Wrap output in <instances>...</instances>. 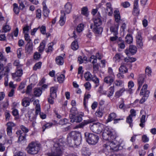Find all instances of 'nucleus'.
Instances as JSON below:
<instances>
[{
    "label": "nucleus",
    "mask_w": 156,
    "mask_h": 156,
    "mask_svg": "<svg viewBox=\"0 0 156 156\" xmlns=\"http://www.w3.org/2000/svg\"><path fill=\"white\" fill-rule=\"evenodd\" d=\"M65 144L63 139L61 138L56 141L54 144V151L51 153H48V156H60L62 154Z\"/></svg>",
    "instance_id": "1"
},
{
    "label": "nucleus",
    "mask_w": 156,
    "mask_h": 156,
    "mask_svg": "<svg viewBox=\"0 0 156 156\" xmlns=\"http://www.w3.org/2000/svg\"><path fill=\"white\" fill-rule=\"evenodd\" d=\"M67 140L69 144H72L73 142H74L75 145H78L81 143V135L79 133L72 132L67 137Z\"/></svg>",
    "instance_id": "2"
},
{
    "label": "nucleus",
    "mask_w": 156,
    "mask_h": 156,
    "mask_svg": "<svg viewBox=\"0 0 156 156\" xmlns=\"http://www.w3.org/2000/svg\"><path fill=\"white\" fill-rule=\"evenodd\" d=\"M41 144L36 142L32 141L29 144L26 150L29 154L34 155L37 154L41 149Z\"/></svg>",
    "instance_id": "3"
},
{
    "label": "nucleus",
    "mask_w": 156,
    "mask_h": 156,
    "mask_svg": "<svg viewBox=\"0 0 156 156\" xmlns=\"http://www.w3.org/2000/svg\"><path fill=\"white\" fill-rule=\"evenodd\" d=\"M84 136L86 141L89 144H96L99 139L97 135L87 132L85 133Z\"/></svg>",
    "instance_id": "4"
},
{
    "label": "nucleus",
    "mask_w": 156,
    "mask_h": 156,
    "mask_svg": "<svg viewBox=\"0 0 156 156\" xmlns=\"http://www.w3.org/2000/svg\"><path fill=\"white\" fill-rule=\"evenodd\" d=\"M89 127L92 132L95 133L99 134L102 132L104 126L102 124L97 122L94 123L92 125H90Z\"/></svg>",
    "instance_id": "5"
},
{
    "label": "nucleus",
    "mask_w": 156,
    "mask_h": 156,
    "mask_svg": "<svg viewBox=\"0 0 156 156\" xmlns=\"http://www.w3.org/2000/svg\"><path fill=\"white\" fill-rule=\"evenodd\" d=\"M102 136L103 139L105 140H111L114 138L111 129L107 127L104 129Z\"/></svg>",
    "instance_id": "6"
},
{
    "label": "nucleus",
    "mask_w": 156,
    "mask_h": 156,
    "mask_svg": "<svg viewBox=\"0 0 156 156\" xmlns=\"http://www.w3.org/2000/svg\"><path fill=\"white\" fill-rule=\"evenodd\" d=\"M103 147L108 150L113 151H117L119 149L118 144H116L114 141H108L103 145Z\"/></svg>",
    "instance_id": "7"
},
{
    "label": "nucleus",
    "mask_w": 156,
    "mask_h": 156,
    "mask_svg": "<svg viewBox=\"0 0 156 156\" xmlns=\"http://www.w3.org/2000/svg\"><path fill=\"white\" fill-rule=\"evenodd\" d=\"M136 38L137 46L138 48H142L143 45V42L141 32H138L136 36Z\"/></svg>",
    "instance_id": "8"
},
{
    "label": "nucleus",
    "mask_w": 156,
    "mask_h": 156,
    "mask_svg": "<svg viewBox=\"0 0 156 156\" xmlns=\"http://www.w3.org/2000/svg\"><path fill=\"white\" fill-rule=\"evenodd\" d=\"M25 53L27 54H31L33 53V45L32 42H27L25 46Z\"/></svg>",
    "instance_id": "9"
},
{
    "label": "nucleus",
    "mask_w": 156,
    "mask_h": 156,
    "mask_svg": "<svg viewBox=\"0 0 156 156\" xmlns=\"http://www.w3.org/2000/svg\"><path fill=\"white\" fill-rule=\"evenodd\" d=\"M119 27L118 23H114L113 24H112L110 27V31L114 35H118Z\"/></svg>",
    "instance_id": "10"
},
{
    "label": "nucleus",
    "mask_w": 156,
    "mask_h": 156,
    "mask_svg": "<svg viewBox=\"0 0 156 156\" xmlns=\"http://www.w3.org/2000/svg\"><path fill=\"white\" fill-rule=\"evenodd\" d=\"M115 75H108L104 78L105 83L111 85L115 80Z\"/></svg>",
    "instance_id": "11"
},
{
    "label": "nucleus",
    "mask_w": 156,
    "mask_h": 156,
    "mask_svg": "<svg viewBox=\"0 0 156 156\" xmlns=\"http://www.w3.org/2000/svg\"><path fill=\"white\" fill-rule=\"evenodd\" d=\"M58 87L54 86L51 87L50 88V97L52 99H55L57 97L56 92Z\"/></svg>",
    "instance_id": "12"
},
{
    "label": "nucleus",
    "mask_w": 156,
    "mask_h": 156,
    "mask_svg": "<svg viewBox=\"0 0 156 156\" xmlns=\"http://www.w3.org/2000/svg\"><path fill=\"white\" fill-rule=\"evenodd\" d=\"M147 85L146 83L144 84L143 85L142 88L140 92V95L145 96H146L147 97H148L150 92L149 91L147 90Z\"/></svg>",
    "instance_id": "13"
},
{
    "label": "nucleus",
    "mask_w": 156,
    "mask_h": 156,
    "mask_svg": "<svg viewBox=\"0 0 156 156\" xmlns=\"http://www.w3.org/2000/svg\"><path fill=\"white\" fill-rule=\"evenodd\" d=\"M137 49L136 47L134 45H131L129 47V49H126L125 52L127 55L130 52L132 55H134L136 52Z\"/></svg>",
    "instance_id": "14"
},
{
    "label": "nucleus",
    "mask_w": 156,
    "mask_h": 156,
    "mask_svg": "<svg viewBox=\"0 0 156 156\" xmlns=\"http://www.w3.org/2000/svg\"><path fill=\"white\" fill-rule=\"evenodd\" d=\"M95 121V120L94 119H90L87 120H84L82 123L77 125L76 127L77 128H82L88 124L94 122Z\"/></svg>",
    "instance_id": "15"
},
{
    "label": "nucleus",
    "mask_w": 156,
    "mask_h": 156,
    "mask_svg": "<svg viewBox=\"0 0 156 156\" xmlns=\"http://www.w3.org/2000/svg\"><path fill=\"white\" fill-rule=\"evenodd\" d=\"M90 28L93 30V31L96 34H101L102 31V28L100 26H93L92 24L90 26Z\"/></svg>",
    "instance_id": "16"
},
{
    "label": "nucleus",
    "mask_w": 156,
    "mask_h": 156,
    "mask_svg": "<svg viewBox=\"0 0 156 156\" xmlns=\"http://www.w3.org/2000/svg\"><path fill=\"white\" fill-rule=\"evenodd\" d=\"M138 1L139 0H135L134 2L133 14L135 16L138 15L139 13L138 9Z\"/></svg>",
    "instance_id": "17"
},
{
    "label": "nucleus",
    "mask_w": 156,
    "mask_h": 156,
    "mask_svg": "<svg viewBox=\"0 0 156 156\" xmlns=\"http://www.w3.org/2000/svg\"><path fill=\"white\" fill-rule=\"evenodd\" d=\"M126 64L122 62L121 64V66L119 68V72L122 73H126L128 72V69L126 66Z\"/></svg>",
    "instance_id": "18"
},
{
    "label": "nucleus",
    "mask_w": 156,
    "mask_h": 156,
    "mask_svg": "<svg viewBox=\"0 0 156 156\" xmlns=\"http://www.w3.org/2000/svg\"><path fill=\"white\" fill-rule=\"evenodd\" d=\"M16 134L18 135H20L19 137V140L20 141L25 140H26V137L27 135L26 133H23L21 130H18L16 132Z\"/></svg>",
    "instance_id": "19"
},
{
    "label": "nucleus",
    "mask_w": 156,
    "mask_h": 156,
    "mask_svg": "<svg viewBox=\"0 0 156 156\" xmlns=\"http://www.w3.org/2000/svg\"><path fill=\"white\" fill-rule=\"evenodd\" d=\"M61 16L60 17V19L59 21V23L61 26H63L65 22V13L64 11H62L61 12Z\"/></svg>",
    "instance_id": "20"
},
{
    "label": "nucleus",
    "mask_w": 156,
    "mask_h": 156,
    "mask_svg": "<svg viewBox=\"0 0 156 156\" xmlns=\"http://www.w3.org/2000/svg\"><path fill=\"white\" fill-rule=\"evenodd\" d=\"M94 24L93 26H100L102 23V21L100 16L93 18Z\"/></svg>",
    "instance_id": "21"
},
{
    "label": "nucleus",
    "mask_w": 156,
    "mask_h": 156,
    "mask_svg": "<svg viewBox=\"0 0 156 156\" xmlns=\"http://www.w3.org/2000/svg\"><path fill=\"white\" fill-rule=\"evenodd\" d=\"M42 5H43V14L44 16L47 17L48 16L49 13V10L47 8L45 4V3L44 2H42Z\"/></svg>",
    "instance_id": "22"
},
{
    "label": "nucleus",
    "mask_w": 156,
    "mask_h": 156,
    "mask_svg": "<svg viewBox=\"0 0 156 156\" xmlns=\"http://www.w3.org/2000/svg\"><path fill=\"white\" fill-rule=\"evenodd\" d=\"M9 71V67L8 66H6L0 73V79H1L4 76H7Z\"/></svg>",
    "instance_id": "23"
},
{
    "label": "nucleus",
    "mask_w": 156,
    "mask_h": 156,
    "mask_svg": "<svg viewBox=\"0 0 156 156\" xmlns=\"http://www.w3.org/2000/svg\"><path fill=\"white\" fill-rule=\"evenodd\" d=\"M72 7L71 4L69 2L66 3L64 6V9L65 12L67 14L69 13L71 11Z\"/></svg>",
    "instance_id": "24"
},
{
    "label": "nucleus",
    "mask_w": 156,
    "mask_h": 156,
    "mask_svg": "<svg viewBox=\"0 0 156 156\" xmlns=\"http://www.w3.org/2000/svg\"><path fill=\"white\" fill-rule=\"evenodd\" d=\"M107 13L109 16H111L113 13V9L110 3H107L106 4Z\"/></svg>",
    "instance_id": "25"
},
{
    "label": "nucleus",
    "mask_w": 156,
    "mask_h": 156,
    "mask_svg": "<svg viewBox=\"0 0 156 156\" xmlns=\"http://www.w3.org/2000/svg\"><path fill=\"white\" fill-rule=\"evenodd\" d=\"M124 88L123 87L120 89L119 90L116 91L115 94V97L116 98H118L122 95V93L125 91H126Z\"/></svg>",
    "instance_id": "26"
},
{
    "label": "nucleus",
    "mask_w": 156,
    "mask_h": 156,
    "mask_svg": "<svg viewBox=\"0 0 156 156\" xmlns=\"http://www.w3.org/2000/svg\"><path fill=\"white\" fill-rule=\"evenodd\" d=\"M146 75L144 74H141L139 75L138 79L139 85H142L144 83V79L146 78Z\"/></svg>",
    "instance_id": "27"
},
{
    "label": "nucleus",
    "mask_w": 156,
    "mask_h": 156,
    "mask_svg": "<svg viewBox=\"0 0 156 156\" xmlns=\"http://www.w3.org/2000/svg\"><path fill=\"white\" fill-rule=\"evenodd\" d=\"M117 42L118 47L122 49H123L125 47L124 41L122 40V38L120 37L117 40Z\"/></svg>",
    "instance_id": "28"
},
{
    "label": "nucleus",
    "mask_w": 156,
    "mask_h": 156,
    "mask_svg": "<svg viewBox=\"0 0 156 156\" xmlns=\"http://www.w3.org/2000/svg\"><path fill=\"white\" fill-rule=\"evenodd\" d=\"M83 115H79L75 116L74 119H71L70 120L71 122H80L82 120V117Z\"/></svg>",
    "instance_id": "29"
},
{
    "label": "nucleus",
    "mask_w": 156,
    "mask_h": 156,
    "mask_svg": "<svg viewBox=\"0 0 156 156\" xmlns=\"http://www.w3.org/2000/svg\"><path fill=\"white\" fill-rule=\"evenodd\" d=\"M17 69V70L15 73L12 74V76L14 78H15L16 77H20L23 74V71L21 68Z\"/></svg>",
    "instance_id": "30"
},
{
    "label": "nucleus",
    "mask_w": 156,
    "mask_h": 156,
    "mask_svg": "<svg viewBox=\"0 0 156 156\" xmlns=\"http://www.w3.org/2000/svg\"><path fill=\"white\" fill-rule=\"evenodd\" d=\"M42 92V90L40 88H35L34 89V95L36 97H39L41 94Z\"/></svg>",
    "instance_id": "31"
},
{
    "label": "nucleus",
    "mask_w": 156,
    "mask_h": 156,
    "mask_svg": "<svg viewBox=\"0 0 156 156\" xmlns=\"http://www.w3.org/2000/svg\"><path fill=\"white\" fill-rule=\"evenodd\" d=\"M116 116L115 113L114 112L110 113L108 115V118L106 121V123H108L113 120H115V119Z\"/></svg>",
    "instance_id": "32"
},
{
    "label": "nucleus",
    "mask_w": 156,
    "mask_h": 156,
    "mask_svg": "<svg viewBox=\"0 0 156 156\" xmlns=\"http://www.w3.org/2000/svg\"><path fill=\"white\" fill-rule=\"evenodd\" d=\"M56 63L59 65H62L63 64L64 61L63 58L60 56H57L55 58Z\"/></svg>",
    "instance_id": "33"
},
{
    "label": "nucleus",
    "mask_w": 156,
    "mask_h": 156,
    "mask_svg": "<svg viewBox=\"0 0 156 156\" xmlns=\"http://www.w3.org/2000/svg\"><path fill=\"white\" fill-rule=\"evenodd\" d=\"M46 45V42L45 41H43L40 44L38 47V51L40 53H42L45 49Z\"/></svg>",
    "instance_id": "34"
},
{
    "label": "nucleus",
    "mask_w": 156,
    "mask_h": 156,
    "mask_svg": "<svg viewBox=\"0 0 156 156\" xmlns=\"http://www.w3.org/2000/svg\"><path fill=\"white\" fill-rule=\"evenodd\" d=\"M114 16L115 21L116 22V23H118V22H119L120 19L119 12L117 10L115 11L114 12Z\"/></svg>",
    "instance_id": "35"
},
{
    "label": "nucleus",
    "mask_w": 156,
    "mask_h": 156,
    "mask_svg": "<svg viewBox=\"0 0 156 156\" xmlns=\"http://www.w3.org/2000/svg\"><path fill=\"white\" fill-rule=\"evenodd\" d=\"M125 41L128 44L132 43L133 42V38L130 34H127L125 37Z\"/></svg>",
    "instance_id": "36"
},
{
    "label": "nucleus",
    "mask_w": 156,
    "mask_h": 156,
    "mask_svg": "<svg viewBox=\"0 0 156 156\" xmlns=\"http://www.w3.org/2000/svg\"><path fill=\"white\" fill-rule=\"evenodd\" d=\"M84 77L86 80L90 81L93 76L90 73L87 72L85 73Z\"/></svg>",
    "instance_id": "37"
},
{
    "label": "nucleus",
    "mask_w": 156,
    "mask_h": 156,
    "mask_svg": "<svg viewBox=\"0 0 156 156\" xmlns=\"http://www.w3.org/2000/svg\"><path fill=\"white\" fill-rule=\"evenodd\" d=\"M71 46L72 49L74 50L77 49L79 48L77 41L76 40L73 41L72 43Z\"/></svg>",
    "instance_id": "38"
},
{
    "label": "nucleus",
    "mask_w": 156,
    "mask_h": 156,
    "mask_svg": "<svg viewBox=\"0 0 156 156\" xmlns=\"http://www.w3.org/2000/svg\"><path fill=\"white\" fill-rule=\"evenodd\" d=\"M30 102V101L27 100V98H25L22 100V104L23 106L26 107L29 105Z\"/></svg>",
    "instance_id": "39"
},
{
    "label": "nucleus",
    "mask_w": 156,
    "mask_h": 156,
    "mask_svg": "<svg viewBox=\"0 0 156 156\" xmlns=\"http://www.w3.org/2000/svg\"><path fill=\"white\" fill-rule=\"evenodd\" d=\"M146 116L145 115H142L140 120V123L139 124L140 126L142 128H143L145 126Z\"/></svg>",
    "instance_id": "40"
},
{
    "label": "nucleus",
    "mask_w": 156,
    "mask_h": 156,
    "mask_svg": "<svg viewBox=\"0 0 156 156\" xmlns=\"http://www.w3.org/2000/svg\"><path fill=\"white\" fill-rule=\"evenodd\" d=\"M96 84L95 87L98 86L99 84V81L98 78L95 75H94L91 80Z\"/></svg>",
    "instance_id": "41"
},
{
    "label": "nucleus",
    "mask_w": 156,
    "mask_h": 156,
    "mask_svg": "<svg viewBox=\"0 0 156 156\" xmlns=\"http://www.w3.org/2000/svg\"><path fill=\"white\" fill-rule=\"evenodd\" d=\"M88 8L86 7H83L81 9V14L87 17L88 16Z\"/></svg>",
    "instance_id": "42"
},
{
    "label": "nucleus",
    "mask_w": 156,
    "mask_h": 156,
    "mask_svg": "<svg viewBox=\"0 0 156 156\" xmlns=\"http://www.w3.org/2000/svg\"><path fill=\"white\" fill-rule=\"evenodd\" d=\"M54 44L53 42L50 43L48 44V48L46 50V51L47 53L51 52L53 51V48L52 47Z\"/></svg>",
    "instance_id": "43"
},
{
    "label": "nucleus",
    "mask_w": 156,
    "mask_h": 156,
    "mask_svg": "<svg viewBox=\"0 0 156 156\" xmlns=\"http://www.w3.org/2000/svg\"><path fill=\"white\" fill-rule=\"evenodd\" d=\"M114 92V86H111L109 88V91L108 92L107 95V96L110 98L113 95Z\"/></svg>",
    "instance_id": "44"
},
{
    "label": "nucleus",
    "mask_w": 156,
    "mask_h": 156,
    "mask_svg": "<svg viewBox=\"0 0 156 156\" xmlns=\"http://www.w3.org/2000/svg\"><path fill=\"white\" fill-rule=\"evenodd\" d=\"M91 95L90 94H88L87 95L85 94L84 95V98L83 99V105L85 108H87L86 104L87 102V101H86V99H88L90 98Z\"/></svg>",
    "instance_id": "45"
},
{
    "label": "nucleus",
    "mask_w": 156,
    "mask_h": 156,
    "mask_svg": "<svg viewBox=\"0 0 156 156\" xmlns=\"http://www.w3.org/2000/svg\"><path fill=\"white\" fill-rule=\"evenodd\" d=\"M84 28V25L82 23H80L78 25L76 28V31L77 32L80 33L82 32Z\"/></svg>",
    "instance_id": "46"
},
{
    "label": "nucleus",
    "mask_w": 156,
    "mask_h": 156,
    "mask_svg": "<svg viewBox=\"0 0 156 156\" xmlns=\"http://www.w3.org/2000/svg\"><path fill=\"white\" fill-rule=\"evenodd\" d=\"M13 11L16 14H18L19 12V9L18 5L16 3L13 4Z\"/></svg>",
    "instance_id": "47"
},
{
    "label": "nucleus",
    "mask_w": 156,
    "mask_h": 156,
    "mask_svg": "<svg viewBox=\"0 0 156 156\" xmlns=\"http://www.w3.org/2000/svg\"><path fill=\"white\" fill-rule=\"evenodd\" d=\"M132 121V118L130 117V116H128L126 118V122L129 124L130 126L131 127L133 126Z\"/></svg>",
    "instance_id": "48"
},
{
    "label": "nucleus",
    "mask_w": 156,
    "mask_h": 156,
    "mask_svg": "<svg viewBox=\"0 0 156 156\" xmlns=\"http://www.w3.org/2000/svg\"><path fill=\"white\" fill-rule=\"evenodd\" d=\"M123 83V82L120 80H116L114 83L115 86L118 87H121Z\"/></svg>",
    "instance_id": "49"
},
{
    "label": "nucleus",
    "mask_w": 156,
    "mask_h": 156,
    "mask_svg": "<svg viewBox=\"0 0 156 156\" xmlns=\"http://www.w3.org/2000/svg\"><path fill=\"white\" fill-rule=\"evenodd\" d=\"M36 17L40 19L41 16V10L40 9H38L36 11Z\"/></svg>",
    "instance_id": "50"
},
{
    "label": "nucleus",
    "mask_w": 156,
    "mask_h": 156,
    "mask_svg": "<svg viewBox=\"0 0 156 156\" xmlns=\"http://www.w3.org/2000/svg\"><path fill=\"white\" fill-rule=\"evenodd\" d=\"M2 29L5 32H7L11 30V27L8 24H5L2 28Z\"/></svg>",
    "instance_id": "51"
},
{
    "label": "nucleus",
    "mask_w": 156,
    "mask_h": 156,
    "mask_svg": "<svg viewBox=\"0 0 156 156\" xmlns=\"http://www.w3.org/2000/svg\"><path fill=\"white\" fill-rule=\"evenodd\" d=\"M93 72L94 73H97L99 69V66L98 64H94L93 66Z\"/></svg>",
    "instance_id": "52"
},
{
    "label": "nucleus",
    "mask_w": 156,
    "mask_h": 156,
    "mask_svg": "<svg viewBox=\"0 0 156 156\" xmlns=\"http://www.w3.org/2000/svg\"><path fill=\"white\" fill-rule=\"evenodd\" d=\"M52 125V123H48L44 125L42 127L43 131H44L46 129L51 127Z\"/></svg>",
    "instance_id": "53"
},
{
    "label": "nucleus",
    "mask_w": 156,
    "mask_h": 156,
    "mask_svg": "<svg viewBox=\"0 0 156 156\" xmlns=\"http://www.w3.org/2000/svg\"><path fill=\"white\" fill-rule=\"evenodd\" d=\"M122 56V55L120 54L117 53L115 55L114 59L115 60V61H118V62H119Z\"/></svg>",
    "instance_id": "54"
},
{
    "label": "nucleus",
    "mask_w": 156,
    "mask_h": 156,
    "mask_svg": "<svg viewBox=\"0 0 156 156\" xmlns=\"http://www.w3.org/2000/svg\"><path fill=\"white\" fill-rule=\"evenodd\" d=\"M7 128L12 129V128L15 126V123L12 122H9L6 124Z\"/></svg>",
    "instance_id": "55"
},
{
    "label": "nucleus",
    "mask_w": 156,
    "mask_h": 156,
    "mask_svg": "<svg viewBox=\"0 0 156 156\" xmlns=\"http://www.w3.org/2000/svg\"><path fill=\"white\" fill-rule=\"evenodd\" d=\"M42 63L41 62H39L36 63L33 67L34 70H36L37 69H40L41 67Z\"/></svg>",
    "instance_id": "56"
},
{
    "label": "nucleus",
    "mask_w": 156,
    "mask_h": 156,
    "mask_svg": "<svg viewBox=\"0 0 156 156\" xmlns=\"http://www.w3.org/2000/svg\"><path fill=\"white\" fill-rule=\"evenodd\" d=\"M95 115L97 116L101 117L102 116L103 112L100 109H98L96 112Z\"/></svg>",
    "instance_id": "57"
},
{
    "label": "nucleus",
    "mask_w": 156,
    "mask_h": 156,
    "mask_svg": "<svg viewBox=\"0 0 156 156\" xmlns=\"http://www.w3.org/2000/svg\"><path fill=\"white\" fill-rule=\"evenodd\" d=\"M65 76L63 74L60 75L59 76L57 77V80L58 82L60 83H62L64 79Z\"/></svg>",
    "instance_id": "58"
},
{
    "label": "nucleus",
    "mask_w": 156,
    "mask_h": 156,
    "mask_svg": "<svg viewBox=\"0 0 156 156\" xmlns=\"http://www.w3.org/2000/svg\"><path fill=\"white\" fill-rule=\"evenodd\" d=\"M24 38L25 41L27 42H32L30 38V36L27 33H25L24 35Z\"/></svg>",
    "instance_id": "59"
},
{
    "label": "nucleus",
    "mask_w": 156,
    "mask_h": 156,
    "mask_svg": "<svg viewBox=\"0 0 156 156\" xmlns=\"http://www.w3.org/2000/svg\"><path fill=\"white\" fill-rule=\"evenodd\" d=\"M41 33L43 34H45L46 33V27L45 26H42L39 28Z\"/></svg>",
    "instance_id": "60"
},
{
    "label": "nucleus",
    "mask_w": 156,
    "mask_h": 156,
    "mask_svg": "<svg viewBox=\"0 0 156 156\" xmlns=\"http://www.w3.org/2000/svg\"><path fill=\"white\" fill-rule=\"evenodd\" d=\"M41 108L40 105L37 104L36 106V114L37 115L40 113Z\"/></svg>",
    "instance_id": "61"
},
{
    "label": "nucleus",
    "mask_w": 156,
    "mask_h": 156,
    "mask_svg": "<svg viewBox=\"0 0 156 156\" xmlns=\"http://www.w3.org/2000/svg\"><path fill=\"white\" fill-rule=\"evenodd\" d=\"M84 86L85 87L86 89L87 90H89L91 89V84L88 82L86 83L84 85Z\"/></svg>",
    "instance_id": "62"
},
{
    "label": "nucleus",
    "mask_w": 156,
    "mask_h": 156,
    "mask_svg": "<svg viewBox=\"0 0 156 156\" xmlns=\"http://www.w3.org/2000/svg\"><path fill=\"white\" fill-rule=\"evenodd\" d=\"M20 128L22 131L23 132V133H27L29 131V129H28L26 127L24 126L23 125H21L20 126Z\"/></svg>",
    "instance_id": "63"
},
{
    "label": "nucleus",
    "mask_w": 156,
    "mask_h": 156,
    "mask_svg": "<svg viewBox=\"0 0 156 156\" xmlns=\"http://www.w3.org/2000/svg\"><path fill=\"white\" fill-rule=\"evenodd\" d=\"M14 156H26V153L24 152L19 151L17 152L16 154Z\"/></svg>",
    "instance_id": "64"
}]
</instances>
